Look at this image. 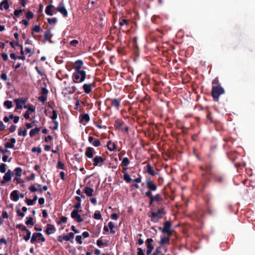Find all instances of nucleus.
<instances>
[{"label":"nucleus","mask_w":255,"mask_h":255,"mask_svg":"<svg viewBox=\"0 0 255 255\" xmlns=\"http://www.w3.org/2000/svg\"><path fill=\"white\" fill-rule=\"evenodd\" d=\"M150 214L149 215V217L150 218L151 221L153 223H158L162 218V216L161 214H159L157 212L155 213L153 211H150Z\"/></svg>","instance_id":"6e6552de"},{"label":"nucleus","mask_w":255,"mask_h":255,"mask_svg":"<svg viewBox=\"0 0 255 255\" xmlns=\"http://www.w3.org/2000/svg\"><path fill=\"white\" fill-rule=\"evenodd\" d=\"M80 211L73 210L71 213V217L77 223H81L83 221V219L81 217V215L79 214Z\"/></svg>","instance_id":"9d476101"},{"label":"nucleus","mask_w":255,"mask_h":255,"mask_svg":"<svg viewBox=\"0 0 255 255\" xmlns=\"http://www.w3.org/2000/svg\"><path fill=\"white\" fill-rule=\"evenodd\" d=\"M4 146L6 148H13L14 147V144H12L10 141L6 142Z\"/></svg>","instance_id":"13d9d810"},{"label":"nucleus","mask_w":255,"mask_h":255,"mask_svg":"<svg viewBox=\"0 0 255 255\" xmlns=\"http://www.w3.org/2000/svg\"><path fill=\"white\" fill-rule=\"evenodd\" d=\"M25 232H26V235L23 237V239L26 242H27L30 238L31 232L28 229L27 231H25Z\"/></svg>","instance_id":"c03bdc74"},{"label":"nucleus","mask_w":255,"mask_h":255,"mask_svg":"<svg viewBox=\"0 0 255 255\" xmlns=\"http://www.w3.org/2000/svg\"><path fill=\"white\" fill-rule=\"evenodd\" d=\"M23 10L19 9H15L14 11V15L18 17L20 15V14L22 12Z\"/></svg>","instance_id":"0e129e2a"},{"label":"nucleus","mask_w":255,"mask_h":255,"mask_svg":"<svg viewBox=\"0 0 255 255\" xmlns=\"http://www.w3.org/2000/svg\"><path fill=\"white\" fill-rule=\"evenodd\" d=\"M160 253H161V247H158L156 248L155 251L151 255H158Z\"/></svg>","instance_id":"3c124183"},{"label":"nucleus","mask_w":255,"mask_h":255,"mask_svg":"<svg viewBox=\"0 0 255 255\" xmlns=\"http://www.w3.org/2000/svg\"><path fill=\"white\" fill-rule=\"evenodd\" d=\"M159 244L163 246L164 245H169L170 244V238L169 237H161L160 241L159 242Z\"/></svg>","instance_id":"393cba45"},{"label":"nucleus","mask_w":255,"mask_h":255,"mask_svg":"<svg viewBox=\"0 0 255 255\" xmlns=\"http://www.w3.org/2000/svg\"><path fill=\"white\" fill-rule=\"evenodd\" d=\"M35 175L34 173H32L29 176H28L26 178V179L27 181L32 180L35 178Z\"/></svg>","instance_id":"69168bd1"},{"label":"nucleus","mask_w":255,"mask_h":255,"mask_svg":"<svg viewBox=\"0 0 255 255\" xmlns=\"http://www.w3.org/2000/svg\"><path fill=\"white\" fill-rule=\"evenodd\" d=\"M47 21L50 24H55L57 21V19L56 17L48 18Z\"/></svg>","instance_id":"49530a36"},{"label":"nucleus","mask_w":255,"mask_h":255,"mask_svg":"<svg viewBox=\"0 0 255 255\" xmlns=\"http://www.w3.org/2000/svg\"><path fill=\"white\" fill-rule=\"evenodd\" d=\"M55 231V228L53 225L49 224L47 225V228L45 230V233L47 235H50L53 234Z\"/></svg>","instance_id":"6ab92c4d"},{"label":"nucleus","mask_w":255,"mask_h":255,"mask_svg":"<svg viewBox=\"0 0 255 255\" xmlns=\"http://www.w3.org/2000/svg\"><path fill=\"white\" fill-rule=\"evenodd\" d=\"M207 119H208L211 121V122L213 123L215 121L213 120V117H212V113L208 110H207Z\"/></svg>","instance_id":"79ce46f5"},{"label":"nucleus","mask_w":255,"mask_h":255,"mask_svg":"<svg viewBox=\"0 0 255 255\" xmlns=\"http://www.w3.org/2000/svg\"><path fill=\"white\" fill-rule=\"evenodd\" d=\"M146 171L148 174H149L152 176H154L157 174V173H156L155 171H154L152 167L151 166V165H150V164L149 162L147 163V164L146 165Z\"/></svg>","instance_id":"4be33fe9"},{"label":"nucleus","mask_w":255,"mask_h":255,"mask_svg":"<svg viewBox=\"0 0 255 255\" xmlns=\"http://www.w3.org/2000/svg\"><path fill=\"white\" fill-rule=\"evenodd\" d=\"M6 164L5 163H1L0 164V171L1 173H5L6 171Z\"/></svg>","instance_id":"8fccbe9b"},{"label":"nucleus","mask_w":255,"mask_h":255,"mask_svg":"<svg viewBox=\"0 0 255 255\" xmlns=\"http://www.w3.org/2000/svg\"><path fill=\"white\" fill-rule=\"evenodd\" d=\"M83 191L87 196L91 197L93 195L94 189L91 187L86 186L84 188Z\"/></svg>","instance_id":"b1692460"},{"label":"nucleus","mask_w":255,"mask_h":255,"mask_svg":"<svg viewBox=\"0 0 255 255\" xmlns=\"http://www.w3.org/2000/svg\"><path fill=\"white\" fill-rule=\"evenodd\" d=\"M125 123L122 120L116 122L115 127L117 129L123 130L122 127L124 125Z\"/></svg>","instance_id":"473e14b6"},{"label":"nucleus","mask_w":255,"mask_h":255,"mask_svg":"<svg viewBox=\"0 0 255 255\" xmlns=\"http://www.w3.org/2000/svg\"><path fill=\"white\" fill-rule=\"evenodd\" d=\"M75 157L76 160L79 163L81 162L83 160L82 157L80 156L79 154H76L75 155Z\"/></svg>","instance_id":"e2e57ef3"},{"label":"nucleus","mask_w":255,"mask_h":255,"mask_svg":"<svg viewBox=\"0 0 255 255\" xmlns=\"http://www.w3.org/2000/svg\"><path fill=\"white\" fill-rule=\"evenodd\" d=\"M41 30V27L39 25H35L32 29V32L31 34L33 35V36L34 37V35H33V32H39Z\"/></svg>","instance_id":"c9c22d12"},{"label":"nucleus","mask_w":255,"mask_h":255,"mask_svg":"<svg viewBox=\"0 0 255 255\" xmlns=\"http://www.w3.org/2000/svg\"><path fill=\"white\" fill-rule=\"evenodd\" d=\"M105 159L101 156H96L93 158V165L100 166L101 163L104 162Z\"/></svg>","instance_id":"4468645a"},{"label":"nucleus","mask_w":255,"mask_h":255,"mask_svg":"<svg viewBox=\"0 0 255 255\" xmlns=\"http://www.w3.org/2000/svg\"><path fill=\"white\" fill-rule=\"evenodd\" d=\"M34 17V14L32 11L29 10L26 14V17L28 19H31Z\"/></svg>","instance_id":"de8ad7c7"},{"label":"nucleus","mask_w":255,"mask_h":255,"mask_svg":"<svg viewBox=\"0 0 255 255\" xmlns=\"http://www.w3.org/2000/svg\"><path fill=\"white\" fill-rule=\"evenodd\" d=\"M53 8H55L54 6L53 5L51 4H49L47 5L45 9V13L50 16H52L53 15V13L52 12L51 9Z\"/></svg>","instance_id":"a878e982"},{"label":"nucleus","mask_w":255,"mask_h":255,"mask_svg":"<svg viewBox=\"0 0 255 255\" xmlns=\"http://www.w3.org/2000/svg\"><path fill=\"white\" fill-rule=\"evenodd\" d=\"M212 195L210 194H208L206 195V198H205V200H206V203L207 204V206H208V213L210 214V215H213V212H212L211 211V210L210 209V201L212 200Z\"/></svg>","instance_id":"412c9836"},{"label":"nucleus","mask_w":255,"mask_h":255,"mask_svg":"<svg viewBox=\"0 0 255 255\" xmlns=\"http://www.w3.org/2000/svg\"><path fill=\"white\" fill-rule=\"evenodd\" d=\"M38 100L44 103L47 100V97L44 96H41L38 97Z\"/></svg>","instance_id":"338daca9"},{"label":"nucleus","mask_w":255,"mask_h":255,"mask_svg":"<svg viewBox=\"0 0 255 255\" xmlns=\"http://www.w3.org/2000/svg\"><path fill=\"white\" fill-rule=\"evenodd\" d=\"M23 108L24 109H27V111H29L30 113H35V108L32 105H24L23 106Z\"/></svg>","instance_id":"f704fd0d"},{"label":"nucleus","mask_w":255,"mask_h":255,"mask_svg":"<svg viewBox=\"0 0 255 255\" xmlns=\"http://www.w3.org/2000/svg\"><path fill=\"white\" fill-rule=\"evenodd\" d=\"M146 187L148 188V190L147 191H149L150 192H151L152 191H154L156 190L157 188V186L155 184L153 180H151L150 178H147L146 179Z\"/></svg>","instance_id":"423d86ee"},{"label":"nucleus","mask_w":255,"mask_h":255,"mask_svg":"<svg viewBox=\"0 0 255 255\" xmlns=\"http://www.w3.org/2000/svg\"><path fill=\"white\" fill-rule=\"evenodd\" d=\"M37 238H38V237L36 235V233H33L32 235V236L31 237V239L30 240L31 243H32V244L36 242V241L37 240Z\"/></svg>","instance_id":"603ef678"},{"label":"nucleus","mask_w":255,"mask_h":255,"mask_svg":"<svg viewBox=\"0 0 255 255\" xmlns=\"http://www.w3.org/2000/svg\"><path fill=\"white\" fill-rule=\"evenodd\" d=\"M85 121L86 123L89 122L90 117L88 114H84L82 116L80 122H82V121Z\"/></svg>","instance_id":"e433bc0d"},{"label":"nucleus","mask_w":255,"mask_h":255,"mask_svg":"<svg viewBox=\"0 0 255 255\" xmlns=\"http://www.w3.org/2000/svg\"><path fill=\"white\" fill-rule=\"evenodd\" d=\"M10 198L13 201H17L19 198V197L18 195V191L17 190H13L10 193Z\"/></svg>","instance_id":"5701e85b"},{"label":"nucleus","mask_w":255,"mask_h":255,"mask_svg":"<svg viewBox=\"0 0 255 255\" xmlns=\"http://www.w3.org/2000/svg\"><path fill=\"white\" fill-rule=\"evenodd\" d=\"M153 242V240L151 238H148L145 241V245L147 248L146 254L147 255H149L151 254L152 251L154 249V246L152 244Z\"/></svg>","instance_id":"1a4fd4ad"},{"label":"nucleus","mask_w":255,"mask_h":255,"mask_svg":"<svg viewBox=\"0 0 255 255\" xmlns=\"http://www.w3.org/2000/svg\"><path fill=\"white\" fill-rule=\"evenodd\" d=\"M106 101H111V106L114 107L117 110H119L121 106V100L119 99L108 98Z\"/></svg>","instance_id":"9b49d317"},{"label":"nucleus","mask_w":255,"mask_h":255,"mask_svg":"<svg viewBox=\"0 0 255 255\" xmlns=\"http://www.w3.org/2000/svg\"><path fill=\"white\" fill-rule=\"evenodd\" d=\"M52 36H53V34H51L50 29H47L44 33L45 40L49 41V42L50 43H52L53 41L51 39Z\"/></svg>","instance_id":"a211bd4d"},{"label":"nucleus","mask_w":255,"mask_h":255,"mask_svg":"<svg viewBox=\"0 0 255 255\" xmlns=\"http://www.w3.org/2000/svg\"><path fill=\"white\" fill-rule=\"evenodd\" d=\"M171 225H172V224L170 221H166L163 224V228L160 227L159 228V229L162 233H164L169 230H170Z\"/></svg>","instance_id":"f3484780"},{"label":"nucleus","mask_w":255,"mask_h":255,"mask_svg":"<svg viewBox=\"0 0 255 255\" xmlns=\"http://www.w3.org/2000/svg\"><path fill=\"white\" fill-rule=\"evenodd\" d=\"M2 6L5 9H8L9 5L8 0H3L0 3V9L2 10Z\"/></svg>","instance_id":"bb28decb"},{"label":"nucleus","mask_w":255,"mask_h":255,"mask_svg":"<svg viewBox=\"0 0 255 255\" xmlns=\"http://www.w3.org/2000/svg\"><path fill=\"white\" fill-rule=\"evenodd\" d=\"M130 163L128 157H124L123 159V160L121 163V165L123 167L124 171H127L128 169V166L129 165Z\"/></svg>","instance_id":"aec40b11"},{"label":"nucleus","mask_w":255,"mask_h":255,"mask_svg":"<svg viewBox=\"0 0 255 255\" xmlns=\"http://www.w3.org/2000/svg\"><path fill=\"white\" fill-rule=\"evenodd\" d=\"M27 221L25 222V224L26 225H31L33 226L34 225V222L33 221V219L31 217H27Z\"/></svg>","instance_id":"a19ab883"},{"label":"nucleus","mask_w":255,"mask_h":255,"mask_svg":"<svg viewBox=\"0 0 255 255\" xmlns=\"http://www.w3.org/2000/svg\"><path fill=\"white\" fill-rule=\"evenodd\" d=\"M18 135L19 136H26L27 135V129H22V128H19L18 130Z\"/></svg>","instance_id":"2f4dec72"},{"label":"nucleus","mask_w":255,"mask_h":255,"mask_svg":"<svg viewBox=\"0 0 255 255\" xmlns=\"http://www.w3.org/2000/svg\"><path fill=\"white\" fill-rule=\"evenodd\" d=\"M31 151L32 152H37L38 154H39L41 153L42 149L40 147H33L31 149Z\"/></svg>","instance_id":"a18cd8bd"},{"label":"nucleus","mask_w":255,"mask_h":255,"mask_svg":"<svg viewBox=\"0 0 255 255\" xmlns=\"http://www.w3.org/2000/svg\"><path fill=\"white\" fill-rule=\"evenodd\" d=\"M125 171L123 170V173H124V179L127 182L129 183L132 179H131L129 175L126 172H125Z\"/></svg>","instance_id":"72a5a7b5"},{"label":"nucleus","mask_w":255,"mask_h":255,"mask_svg":"<svg viewBox=\"0 0 255 255\" xmlns=\"http://www.w3.org/2000/svg\"><path fill=\"white\" fill-rule=\"evenodd\" d=\"M67 221V218L65 216H62L60 219V221L57 223L58 224H60L62 223H66Z\"/></svg>","instance_id":"864d4df0"},{"label":"nucleus","mask_w":255,"mask_h":255,"mask_svg":"<svg viewBox=\"0 0 255 255\" xmlns=\"http://www.w3.org/2000/svg\"><path fill=\"white\" fill-rule=\"evenodd\" d=\"M16 228L18 229H21L23 231H25L28 230L25 226H24L22 224L16 225Z\"/></svg>","instance_id":"09e8293b"},{"label":"nucleus","mask_w":255,"mask_h":255,"mask_svg":"<svg viewBox=\"0 0 255 255\" xmlns=\"http://www.w3.org/2000/svg\"><path fill=\"white\" fill-rule=\"evenodd\" d=\"M78 44L79 41L76 39L73 40L70 42V45L74 47H76Z\"/></svg>","instance_id":"4d7b16f0"},{"label":"nucleus","mask_w":255,"mask_h":255,"mask_svg":"<svg viewBox=\"0 0 255 255\" xmlns=\"http://www.w3.org/2000/svg\"><path fill=\"white\" fill-rule=\"evenodd\" d=\"M145 195L146 197L150 199L149 206H151L153 202L155 201L154 200L153 196L152 195V193L150 192L149 191H147L145 192Z\"/></svg>","instance_id":"7c9ffc66"},{"label":"nucleus","mask_w":255,"mask_h":255,"mask_svg":"<svg viewBox=\"0 0 255 255\" xmlns=\"http://www.w3.org/2000/svg\"><path fill=\"white\" fill-rule=\"evenodd\" d=\"M13 173L11 172L10 170H8L7 172H6L3 177V179L1 181V184H3L8 181H9L11 179V175Z\"/></svg>","instance_id":"2eb2a0df"},{"label":"nucleus","mask_w":255,"mask_h":255,"mask_svg":"<svg viewBox=\"0 0 255 255\" xmlns=\"http://www.w3.org/2000/svg\"><path fill=\"white\" fill-rule=\"evenodd\" d=\"M76 242L79 244H82V237L81 235H78L76 237Z\"/></svg>","instance_id":"5fc2aeb1"},{"label":"nucleus","mask_w":255,"mask_h":255,"mask_svg":"<svg viewBox=\"0 0 255 255\" xmlns=\"http://www.w3.org/2000/svg\"><path fill=\"white\" fill-rule=\"evenodd\" d=\"M74 237V233L70 232L65 236H59L57 237V241L62 243L63 241H69L72 240Z\"/></svg>","instance_id":"0eeeda50"},{"label":"nucleus","mask_w":255,"mask_h":255,"mask_svg":"<svg viewBox=\"0 0 255 255\" xmlns=\"http://www.w3.org/2000/svg\"><path fill=\"white\" fill-rule=\"evenodd\" d=\"M14 102L16 104L15 111L16 110L21 109L22 108L23 104H22L19 98L15 99L14 100Z\"/></svg>","instance_id":"c85d7f7f"},{"label":"nucleus","mask_w":255,"mask_h":255,"mask_svg":"<svg viewBox=\"0 0 255 255\" xmlns=\"http://www.w3.org/2000/svg\"><path fill=\"white\" fill-rule=\"evenodd\" d=\"M107 146L110 151H114L116 148V143H113L111 140L108 141Z\"/></svg>","instance_id":"cd10ccee"},{"label":"nucleus","mask_w":255,"mask_h":255,"mask_svg":"<svg viewBox=\"0 0 255 255\" xmlns=\"http://www.w3.org/2000/svg\"><path fill=\"white\" fill-rule=\"evenodd\" d=\"M40 128H39L36 127L33 129H32L29 131V135L30 137H32L34 136L36 134L38 133V132L40 131Z\"/></svg>","instance_id":"c756f323"},{"label":"nucleus","mask_w":255,"mask_h":255,"mask_svg":"<svg viewBox=\"0 0 255 255\" xmlns=\"http://www.w3.org/2000/svg\"><path fill=\"white\" fill-rule=\"evenodd\" d=\"M56 10L61 13V14L65 17L68 16V13L66 9L65 4L63 1L60 2L58 6L55 8Z\"/></svg>","instance_id":"39448f33"},{"label":"nucleus","mask_w":255,"mask_h":255,"mask_svg":"<svg viewBox=\"0 0 255 255\" xmlns=\"http://www.w3.org/2000/svg\"><path fill=\"white\" fill-rule=\"evenodd\" d=\"M84 62L82 60H76L73 64V69L75 71L83 70Z\"/></svg>","instance_id":"f8f14e48"},{"label":"nucleus","mask_w":255,"mask_h":255,"mask_svg":"<svg viewBox=\"0 0 255 255\" xmlns=\"http://www.w3.org/2000/svg\"><path fill=\"white\" fill-rule=\"evenodd\" d=\"M35 122V121H33L30 123H26L25 124V127L26 129H29L33 127V124H34Z\"/></svg>","instance_id":"680f3d73"},{"label":"nucleus","mask_w":255,"mask_h":255,"mask_svg":"<svg viewBox=\"0 0 255 255\" xmlns=\"http://www.w3.org/2000/svg\"><path fill=\"white\" fill-rule=\"evenodd\" d=\"M96 86V82H93L92 83L84 84L82 89L85 94H89L92 92V89L95 88Z\"/></svg>","instance_id":"20e7f679"},{"label":"nucleus","mask_w":255,"mask_h":255,"mask_svg":"<svg viewBox=\"0 0 255 255\" xmlns=\"http://www.w3.org/2000/svg\"><path fill=\"white\" fill-rule=\"evenodd\" d=\"M76 90V88L75 86H68L65 87L62 92V94L65 96L68 94H73Z\"/></svg>","instance_id":"ddd939ff"},{"label":"nucleus","mask_w":255,"mask_h":255,"mask_svg":"<svg viewBox=\"0 0 255 255\" xmlns=\"http://www.w3.org/2000/svg\"><path fill=\"white\" fill-rule=\"evenodd\" d=\"M95 153V149L92 147H88L86 148L85 156L88 158H92Z\"/></svg>","instance_id":"dca6fc26"},{"label":"nucleus","mask_w":255,"mask_h":255,"mask_svg":"<svg viewBox=\"0 0 255 255\" xmlns=\"http://www.w3.org/2000/svg\"><path fill=\"white\" fill-rule=\"evenodd\" d=\"M213 167L214 166L211 162L206 163L204 165L200 167L202 173L200 182L197 185V189L199 191L203 192L207 187L211 180L210 176L216 183L222 184L225 182V175L220 172L214 173L212 171Z\"/></svg>","instance_id":"f257e3e1"},{"label":"nucleus","mask_w":255,"mask_h":255,"mask_svg":"<svg viewBox=\"0 0 255 255\" xmlns=\"http://www.w3.org/2000/svg\"><path fill=\"white\" fill-rule=\"evenodd\" d=\"M4 106L7 108V109H9L12 107V102L9 100L5 101L3 103Z\"/></svg>","instance_id":"58836bf2"},{"label":"nucleus","mask_w":255,"mask_h":255,"mask_svg":"<svg viewBox=\"0 0 255 255\" xmlns=\"http://www.w3.org/2000/svg\"><path fill=\"white\" fill-rule=\"evenodd\" d=\"M224 93L225 90L221 85L213 86L211 95L215 102H218L219 100V97Z\"/></svg>","instance_id":"7ed1b4c3"},{"label":"nucleus","mask_w":255,"mask_h":255,"mask_svg":"<svg viewBox=\"0 0 255 255\" xmlns=\"http://www.w3.org/2000/svg\"><path fill=\"white\" fill-rule=\"evenodd\" d=\"M137 255H144L143 251L141 248H137Z\"/></svg>","instance_id":"774afa93"},{"label":"nucleus","mask_w":255,"mask_h":255,"mask_svg":"<svg viewBox=\"0 0 255 255\" xmlns=\"http://www.w3.org/2000/svg\"><path fill=\"white\" fill-rule=\"evenodd\" d=\"M94 218L96 220H101L102 219V215L100 212L98 211L95 212L94 214Z\"/></svg>","instance_id":"37998d69"},{"label":"nucleus","mask_w":255,"mask_h":255,"mask_svg":"<svg viewBox=\"0 0 255 255\" xmlns=\"http://www.w3.org/2000/svg\"><path fill=\"white\" fill-rule=\"evenodd\" d=\"M128 20L126 19H122L120 22V24L121 26H123L124 25H128Z\"/></svg>","instance_id":"6e6d98bb"},{"label":"nucleus","mask_w":255,"mask_h":255,"mask_svg":"<svg viewBox=\"0 0 255 255\" xmlns=\"http://www.w3.org/2000/svg\"><path fill=\"white\" fill-rule=\"evenodd\" d=\"M153 199L155 201L159 202L162 200L160 195L159 194L153 196Z\"/></svg>","instance_id":"bf43d9fd"},{"label":"nucleus","mask_w":255,"mask_h":255,"mask_svg":"<svg viewBox=\"0 0 255 255\" xmlns=\"http://www.w3.org/2000/svg\"><path fill=\"white\" fill-rule=\"evenodd\" d=\"M58 112L56 110H53L52 111V115L50 117V118L52 120L53 122L56 121V119L57 118Z\"/></svg>","instance_id":"ea45409f"},{"label":"nucleus","mask_w":255,"mask_h":255,"mask_svg":"<svg viewBox=\"0 0 255 255\" xmlns=\"http://www.w3.org/2000/svg\"><path fill=\"white\" fill-rule=\"evenodd\" d=\"M15 175L17 177H20L22 173V169L21 167H17L14 169Z\"/></svg>","instance_id":"4c0bfd02"},{"label":"nucleus","mask_w":255,"mask_h":255,"mask_svg":"<svg viewBox=\"0 0 255 255\" xmlns=\"http://www.w3.org/2000/svg\"><path fill=\"white\" fill-rule=\"evenodd\" d=\"M92 144H93V145H94L95 147H98V146H100L101 145L100 141L98 140V139L95 140L92 143Z\"/></svg>","instance_id":"052dcab7"},{"label":"nucleus","mask_w":255,"mask_h":255,"mask_svg":"<svg viewBox=\"0 0 255 255\" xmlns=\"http://www.w3.org/2000/svg\"><path fill=\"white\" fill-rule=\"evenodd\" d=\"M87 77L86 72L84 70L75 71L72 75V79L74 83H79L84 82Z\"/></svg>","instance_id":"f03ea898"}]
</instances>
